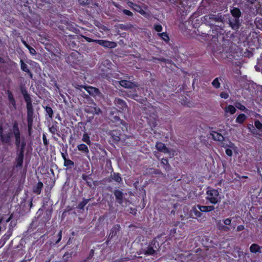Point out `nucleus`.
<instances>
[{"label":"nucleus","instance_id":"1","mask_svg":"<svg viewBox=\"0 0 262 262\" xmlns=\"http://www.w3.org/2000/svg\"><path fill=\"white\" fill-rule=\"evenodd\" d=\"M206 199L212 204H216L221 202L222 196L219 191L214 189H209L206 192Z\"/></svg>","mask_w":262,"mask_h":262},{"label":"nucleus","instance_id":"2","mask_svg":"<svg viewBox=\"0 0 262 262\" xmlns=\"http://www.w3.org/2000/svg\"><path fill=\"white\" fill-rule=\"evenodd\" d=\"M26 101L27 102V121L28 126L29 129H30L33 125V110L32 103L27 98H26Z\"/></svg>","mask_w":262,"mask_h":262},{"label":"nucleus","instance_id":"3","mask_svg":"<svg viewBox=\"0 0 262 262\" xmlns=\"http://www.w3.org/2000/svg\"><path fill=\"white\" fill-rule=\"evenodd\" d=\"M0 137L3 143L9 144L12 138V133L6 128L0 127Z\"/></svg>","mask_w":262,"mask_h":262},{"label":"nucleus","instance_id":"4","mask_svg":"<svg viewBox=\"0 0 262 262\" xmlns=\"http://www.w3.org/2000/svg\"><path fill=\"white\" fill-rule=\"evenodd\" d=\"M109 118L111 121L116 123V125H122V129L123 130H126L127 127L125 122L121 120L117 115H114V113L110 114Z\"/></svg>","mask_w":262,"mask_h":262},{"label":"nucleus","instance_id":"5","mask_svg":"<svg viewBox=\"0 0 262 262\" xmlns=\"http://www.w3.org/2000/svg\"><path fill=\"white\" fill-rule=\"evenodd\" d=\"M159 248V243L156 241H154L151 243V245L148 246L147 249L145 252V254L146 255H154L156 251L158 250Z\"/></svg>","mask_w":262,"mask_h":262},{"label":"nucleus","instance_id":"6","mask_svg":"<svg viewBox=\"0 0 262 262\" xmlns=\"http://www.w3.org/2000/svg\"><path fill=\"white\" fill-rule=\"evenodd\" d=\"M84 112L87 113L100 115L102 113L100 108L94 104L93 106H87L84 109Z\"/></svg>","mask_w":262,"mask_h":262},{"label":"nucleus","instance_id":"7","mask_svg":"<svg viewBox=\"0 0 262 262\" xmlns=\"http://www.w3.org/2000/svg\"><path fill=\"white\" fill-rule=\"evenodd\" d=\"M13 132L15 137V143L17 146H19L20 140V132L18 127V123L15 122L13 124Z\"/></svg>","mask_w":262,"mask_h":262},{"label":"nucleus","instance_id":"8","mask_svg":"<svg viewBox=\"0 0 262 262\" xmlns=\"http://www.w3.org/2000/svg\"><path fill=\"white\" fill-rule=\"evenodd\" d=\"M96 42L105 48H114L117 46L116 43L113 41H109L103 40H97Z\"/></svg>","mask_w":262,"mask_h":262},{"label":"nucleus","instance_id":"9","mask_svg":"<svg viewBox=\"0 0 262 262\" xmlns=\"http://www.w3.org/2000/svg\"><path fill=\"white\" fill-rule=\"evenodd\" d=\"M80 88L85 89L90 95L93 96H98L100 94L99 91L98 89L91 86H79Z\"/></svg>","mask_w":262,"mask_h":262},{"label":"nucleus","instance_id":"10","mask_svg":"<svg viewBox=\"0 0 262 262\" xmlns=\"http://www.w3.org/2000/svg\"><path fill=\"white\" fill-rule=\"evenodd\" d=\"M229 24L231 27L235 30L239 28V23L238 18H233L229 19Z\"/></svg>","mask_w":262,"mask_h":262},{"label":"nucleus","instance_id":"11","mask_svg":"<svg viewBox=\"0 0 262 262\" xmlns=\"http://www.w3.org/2000/svg\"><path fill=\"white\" fill-rule=\"evenodd\" d=\"M120 84L125 88L133 89L137 85L136 83L131 82L127 80H121L119 82Z\"/></svg>","mask_w":262,"mask_h":262},{"label":"nucleus","instance_id":"12","mask_svg":"<svg viewBox=\"0 0 262 262\" xmlns=\"http://www.w3.org/2000/svg\"><path fill=\"white\" fill-rule=\"evenodd\" d=\"M156 147L157 149L162 152L164 153H169V149L166 147L165 145L162 142H157Z\"/></svg>","mask_w":262,"mask_h":262},{"label":"nucleus","instance_id":"13","mask_svg":"<svg viewBox=\"0 0 262 262\" xmlns=\"http://www.w3.org/2000/svg\"><path fill=\"white\" fill-rule=\"evenodd\" d=\"M206 19L212 20L215 21H222L223 19L221 15H215L213 14H209L205 16Z\"/></svg>","mask_w":262,"mask_h":262},{"label":"nucleus","instance_id":"14","mask_svg":"<svg viewBox=\"0 0 262 262\" xmlns=\"http://www.w3.org/2000/svg\"><path fill=\"white\" fill-rule=\"evenodd\" d=\"M115 102L117 106L122 110H125L126 107V104L125 102L120 98H116Z\"/></svg>","mask_w":262,"mask_h":262},{"label":"nucleus","instance_id":"15","mask_svg":"<svg viewBox=\"0 0 262 262\" xmlns=\"http://www.w3.org/2000/svg\"><path fill=\"white\" fill-rule=\"evenodd\" d=\"M198 208L200 210V211L202 212H210L213 211L214 209V207L213 206H201L198 205Z\"/></svg>","mask_w":262,"mask_h":262},{"label":"nucleus","instance_id":"16","mask_svg":"<svg viewBox=\"0 0 262 262\" xmlns=\"http://www.w3.org/2000/svg\"><path fill=\"white\" fill-rule=\"evenodd\" d=\"M224 111L226 115L227 114L233 115L235 113L236 109L233 105L230 104L225 107Z\"/></svg>","mask_w":262,"mask_h":262},{"label":"nucleus","instance_id":"17","mask_svg":"<svg viewBox=\"0 0 262 262\" xmlns=\"http://www.w3.org/2000/svg\"><path fill=\"white\" fill-rule=\"evenodd\" d=\"M262 248V247H260L258 245L256 244H253L251 245L250 247V251L252 253H261V249Z\"/></svg>","mask_w":262,"mask_h":262},{"label":"nucleus","instance_id":"18","mask_svg":"<svg viewBox=\"0 0 262 262\" xmlns=\"http://www.w3.org/2000/svg\"><path fill=\"white\" fill-rule=\"evenodd\" d=\"M114 195L118 202L119 204H121L123 198V193L119 190H116L114 191Z\"/></svg>","mask_w":262,"mask_h":262},{"label":"nucleus","instance_id":"19","mask_svg":"<svg viewBox=\"0 0 262 262\" xmlns=\"http://www.w3.org/2000/svg\"><path fill=\"white\" fill-rule=\"evenodd\" d=\"M161 164L166 171L170 170V166L168 163V161L166 159H162L161 161Z\"/></svg>","mask_w":262,"mask_h":262},{"label":"nucleus","instance_id":"20","mask_svg":"<svg viewBox=\"0 0 262 262\" xmlns=\"http://www.w3.org/2000/svg\"><path fill=\"white\" fill-rule=\"evenodd\" d=\"M43 187V184L39 182L33 188V192L37 194H40L41 189Z\"/></svg>","mask_w":262,"mask_h":262},{"label":"nucleus","instance_id":"21","mask_svg":"<svg viewBox=\"0 0 262 262\" xmlns=\"http://www.w3.org/2000/svg\"><path fill=\"white\" fill-rule=\"evenodd\" d=\"M190 214L192 217H198L201 216V213L200 211L198 210L196 208H193L190 212Z\"/></svg>","mask_w":262,"mask_h":262},{"label":"nucleus","instance_id":"22","mask_svg":"<svg viewBox=\"0 0 262 262\" xmlns=\"http://www.w3.org/2000/svg\"><path fill=\"white\" fill-rule=\"evenodd\" d=\"M211 136L214 140L222 141L224 140V137L220 133L213 132Z\"/></svg>","mask_w":262,"mask_h":262},{"label":"nucleus","instance_id":"23","mask_svg":"<svg viewBox=\"0 0 262 262\" xmlns=\"http://www.w3.org/2000/svg\"><path fill=\"white\" fill-rule=\"evenodd\" d=\"M119 228L120 226L119 225H116L114 226L111 230V232L109 236H111V238H112L113 236H115L117 234V232L119 231Z\"/></svg>","mask_w":262,"mask_h":262},{"label":"nucleus","instance_id":"24","mask_svg":"<svg viewBox=\"0 0 262 262\" xmlns=\"http://www.w3.org/2000/svg\"><path fill=\"white\" fill-rule=\"evenodd\" d=\"M77 148L79 151H83L85 153L89 152L88 146L84 144H80L77 146Z\"/></svg>","mask_w":262,"mask_h":262},{"label":"nucleus","instance_id":"25","mask_svg":"<svg viewBox=\"0 0 262 262\" xmlns=\"http://www.w3.org/2000/svg\"><path fill=\"white\" fill-rule=\"evenodd\" d=\"M231 13L234 18H238L241 15V12L237 8H233L231 10Z\"/></svg>","mask_w":262,"mask_h":262},{"label":"nucleus","instance_id":"26","mask_svg":"<svg viewBox=\"0 0 262 262\" xmlns=\"http://www.w3.org/2000/svg\"><path fill=\"white\" fill-rule=\"evenodd\" d=\"M45 111L46 114L48 115V117L49 118V119H52L54 114L52 108L49 106H46Z\"/></svg>","mask_w":262,"mask_h":262},{"label":"nucleus","instance_id":"27","mask_svg":"<svg viewBox=\"0 0 262 262\" xmlns=\"http://www.w3.org/2000/svg\"><path fill=\"white\" fill-rule=\"evenodd\" d=\"M246 119V116L244 114L239 115L236 119V122L238 123H242Z\"/></svg>","mask_w":262,"mask_h":262},{"label":"nucleus","instance_id":"28","mask_svg":"<svg viewBox=\"0 0 262 262\" xmlns=\"http://www.w3.org/2000/svg\"><path fill=\"white\" fill-rule=\"evenodd\" d=\"M221 79L220 78H215L213 81L212 82V86L216 88V89H219L220 87V85H221V83L220 82V80Z\"/></svg>","mask_w":262,"mask_h":262},{"label":"nucleus","instance_id":"29","mask_svg":"<svg viewBox=\"0 0 262 262\" xmlns=\"http://www.w3.org/2000/svg\"><path fill=\"white\" fill-rule=\"evenodd\" d=\"M82 141L85 143H86V144H88V145H90L91 143V140H90V137L89 136V135L85 133L83 135V136H82Z\"/></svg>","mask_w":262,"mask_h":262},{"label":"nucleus","instance_id":"30","mask_svg":"<svg viewBox=\"0 0 262 262\" xmlns=\"http://www.w3.org/2000/svg\"><path fill=\"white\" fill-rule=\"evenodd\" d=\"M20 63H21V64H20L21 69L23 71H25L27 73H29L30 75L31 76V74L30 72V71L28 68L27 65L25 62H24L23 60H20Z\"/></svg>","mask_w":262,"mask_h":262},{"label":"nucleus","instance_id":"31","mask_svg":"<svg viewBox=\"0 0 262 262\" xmlns=\"http://www.w3.org/2000/svg\"><path fill=\"white\" fill-rule=\"evenodd\" d=\"M133 8L141 14H144L145 13V11L139 6L137 5H134V6H133Z\"/></svg>","mask_w":262,"mask_h":262},{"label":"nucleus","instance_id":"32","mask_svg":"<svg viewBox=\"0 0 262 262\" xmlns=\"http://www.w3.org/2000/svg\"><path fill=\"white\" fill-rule=\"evenodd\" d=\"M158 35L165 41L169 40V37L166 33H158Z\"/></svg>","mask_w":262,"mask_h":262},{"label":"nucleus","instance_id":"33","mask_svg":"<svg viewBox=\"0 0 262 262\" xmlns=\"http://www.w3.org/2000/svg\"><path fill=\"white\" fill-rule=\"evenodd\" d=\"M64 165L65 166H69L74 165V162L67 158L64 160Z\"/></svg>","mask_w":262,"mask_h":262},{"label":"nucleus","instance_id":"34","mask_svg":"<svg viewBox=\"0 0 262 262\" xmlns=\"http://www.w3.org/2000/svg\"><path fill=\"white\" fill-rule=\"evenodd\" d=\"M255 126L259 130L262 132V123L258 120H256L254 122Z\"/></svg>","mask_w":262,"mask_h":262},{"label":"nucleus","instance_id":"35","mask_svg":"<svg viewBox=\"0 0 262 262\" xmlns=\"http://www.w3.org/2000/svg\"><path fill=\"white\" fill-rule=\"evenodd\" d=\"M219 228L220 230L227 232L230 230V228L228 227H227L223 225H220L219 226Z\"/></svg>","mask_w":262,"mask_h":262},{"label":"nucleus","instance_id":"36","mask_svg":"<svg viewBox=\"0 0 262 262\" xmlns=\"http://www.w3.org/2000/svg\"><path fill=\"white\" fill-rule=\"evenodd\" d=\"M154 28L157 32H161L162 30V27L160 24H156L154 25Z\"/></svg>","mask_w":262,"mask_h":262},{"label":"nucleus","instance_id":"37","mask_svg":"<svg viewBox=\"0 0 262 262\" xmlns=\"http://www.w3.org/2000/svg\"><path fill=\"white\" fill-rule=\"evenodd\" d=\"M220 96L222 98L227 99L229 97V94L226 92H222L220 94Z\"/></svg>","mask_w":262,"mask_h":262},{"label":"nucleus","instance_id":"38","mask_svg":"<svg viewBox=\"0 0 262 262\" xmlns=\"http://www.w3.org/2000/svg\"><path fill=\"white\" fill-rule=\"evenodd\" d=\"M89 200H84L80 204L79 206L80 208H83L88 202Z\"/></svg>","mask_w":262,"mask_h":262},{"label":"nucleus","instance_id":"39","mask_svg":"<svg viewBox=\"0 0 262 262\" xmlns=\"http://www.w3.org/2000/svg\"><path fill=\"white\" fill-rule=\"evenodd\" d=\"M123 12L124 14L128 15V16H132L133 15V13L132 12H130L129 10H126V9L123 10Z\"/></svg>","mask_w":262,"mask_h":262},{"label":"nucleus","instance_id":"40","mask_svg":"<svg viewBox=\"0 0 262 262\" xmlns=\"http://www.w3.org/2000/svg\"><path fill=\"white\" fill-rule=\"evenodd\" d=\"M29 50V52L31 54L35 55L36 52L34 49L31 47L30 46L28 48Z\"/></svg>","mask_w":262,"mask_h":262},{"label":"nucleus","instance_id":"41","mask_svg":"<svg viewBox=\"0 0 262 262\" xmlns=\"http://www.w3.org/2000/svg\"><path fill=\"white\" fill-rule=\"evenodd\" d=\"M224 223L226 225H229L231 223V219L230 218L226 219L224 220Z\"/></svg>","mask_w":262,"mask_h":262},{"label":"nucleus","instance_id":"42","mask_svg":"<svg viewBox=\"0 0 262 262\" xmlns=\"http://www.w3.org/2000/svg\"><path fill=\"white\" fill-rule=\"evenodd\" d=\"M83 37L85 39L86 41H87L88 42H96V41H97V40L91 39L88 37L83 36Z\"/></svg>","mask_w":262,"mask_h":262},{"label":"nucleus","instance_id":"43","mask_svg":"<svg viewBox=\"0 0 262 262\" xmlns=\"http://www.w3.org/2000/svg\"><path fill=\"white\" fill-rule=\"evenodd\" d=\"M236 107L241 111H245L246 110V107L241 104H238V105H237Z\"/></svg>","mask_w":262,"mask_h":262},{"label":"nucleus","instance_id":"44","mask_svg":"<svg viewBox=\"0 0 262 262\" xmlns=\"http://www.w3.org/2000/svg\"><path fill=\"white\" fill-rule=\"evenodd\" d=\"M114 179L116 181L118 182H120L121 180V178L119 174H116L114 176Z\"/></svg>","mask_w":262,"mask_h":262},{"label":"nucleus","instance_id":"45","mask_svg":"<svg viewBox=\"0 0 262 262\" xmlns=\"http://www.w3.org/2000/svg\"><path fill=\"white\" fill-rule=\"evenodd\" d=\"M8 97H9V100H10V102L13 105H14V99L13 98L12 95L11 94H9V96H8Z\"/></svg>","mask_w":262,"mask_h":262},{"label":"nucleus","instance_id":"46","mask_svg":"<svg viewBox=\"0 0 262 262\" xmlns=\"http://www.w3.org/2000/svg\"><path fill=\"white\" fill-rule=\"evenodd\" d=\"M226 154L230 157H231L232 156V151L230 149H226Z\"/></svg>","mask_w":262,"mask_h":262},{"label":"nucleus","instance_id":"47","mask_svg":"<svg viewBox=\"0 0 262 262\" xmlns=\"http://www.w3.org/2000/svg\"><path fill=\"white\" fill-rule=\"evenodd\" d=\"M79 4L81 5H86L88 3V0H78Z\"/></svg>","mask_w":262,"mask_h":262},{"label":"nucleus","instance_id":"48","mask_svg":"<svg viewBox=\"0 0 262 262\" xmlns=\"http://www.w3.org/2000/svg\"><path fill=\"white\" fill-rule=\"evenodd\" d=\"M50 131L52 133H55L57 131L56 127L52 126L50 128Z\"/></svg>","mask_w":262,"mask_h":262},{"label":"nucleus","instance_id":"49","mask_svg":"<svg viewBox=\"0 0 262 262\" xmlns=\"http://www.w3.org/2000/svg\"><path fill=\"white\" fill-rule=\"evenodd\" d=\"M58 236H59V238H58V240L56 242V244L59 243L61 239L62 231L61 230L58 233Z\"/></svg>","mask_w":262,"mask_h":262},{"label":"nucleus","instance_id":"50","mask_svg":"<svg viewBox=\"0 0 262 262\" xmlns=\"http://www.w3.org/2000/svg\"><path fill=\"white\" fill-rule=\"evenodd\" d=\"M23 156H19L18 157V165L19 166H21V163L23 162Z\"/></svg>","mask_w":262,"mask_h":262},{"label":"nucleus","instance_id":"51","mask_svg":"<svg viewBox=\"0 0 262 262\" xmlns=\"http://www.w3.org/2000/svg\"><path fill=\"white\" fill-rule=\"evenodd\" d=\"M245 227L243 225H239L237 227V231H241L244 229Z\"/></svg>","mask_w":262,"mask_h":262},{"label":"nucleus","instance_id":"52","mask_svg":"<svg viewBox=\"0 0 262 262\" xmlns=\"http://www.w3.org/2000/svg\"><path fill=\"white\" fill-rule=\"evenodd\" d=\"M43 143H44L45 145L47 144V139H46V138L45 135H43Z\"/></svg>","mask_w":262,"mask_h":262},{"label":"nucleus","instance_id":"53","mask_svg":"<svg viewBox=\"0 0 262 262\" xmlns=\"http://www.w3.org/2000/svg\"><path fill=\"white\" fill-rule=\"evenodd\" d=\"M67 154L61 153V156L64 160L67 159Z\"/></svg>","mask_w":262,"mask_h":262},{"label":"nucleus","instance_id":"54","mask_svg":"<svg viewBox=\"0 0 262 262\" xmlns=\"http://www.w3.org/2000/svg\"><path fill=\"white\" fill-rule=\"evenodd\" d=\"M22 42L23 43V44L25 45V46L26 48H28L30 47V46L29 45H28L25 41L22 40Z\"/></svg>","mask_w":262,"mask_h":262},{"label":"nucleus","instance_id":"55","mask_svg":"<svg viewBox=\"0 0 262 262\" xmlns=\"http://www.w3.org/2000/svg\"><path fill=\"white\" fill-rule=\"evenodd\" d=\"M134 5H135V4L134 3H133L132 2L128 3L129 6L132 7V8H133V6H134Z\"/></svg>","mask_w":262,"mask_h":262},{"label":"nucleus","instance_id":"56","mask_svg":"<svg viewBox=\"0 0 262 262\" xmlns=\"http://www.w3.org/2000/svg\"><path fill=\"white\" fill-rule=\"evenodd\" d=\"M229 147H231V148H233V149H234V144H232V143H230V145Z\"/></svg>","mask_w":262,"mask_h":262},{"label":"nucleus","instance_id":"57","mask_svg":"<svg viewBox=\"0 0 262 262\" xmlns=\"http://www.w3.org/2000/svg\"><path fill=\"white\" fill-rule=\"evenodd\" d=\"M12 219V215H11L7 220H6V222H9L11 219Z\"/></svg>","mask_w":262,"mask_h":262},{"label":"nucleus","instance_id":"58","mask_svg":"<svg viewBox=\"0 0 262 262\" xmlns=\"http://www.w3.org/2000/svg\"><path fill=\"white\" fill-rule=\"evenodd\" d=\"M117 139H116V140H119L120 139V138L119 137H117Z\"/></svg>","mask_w":262,"mask_h":262},{"label":"nucleus","instance_id":"59","mask_svg":"<svg viewBox=\"0 0 262 262\" xmlns=\"http://www.w3.org/2000/svg\"><path fill=\"white\" fill-rule=\"evenodd\" d=\"M243 178H247V177H246V176H244V177H243Z\"/></svg>","mask_w":262,"mask_h":262}]
</instances>
